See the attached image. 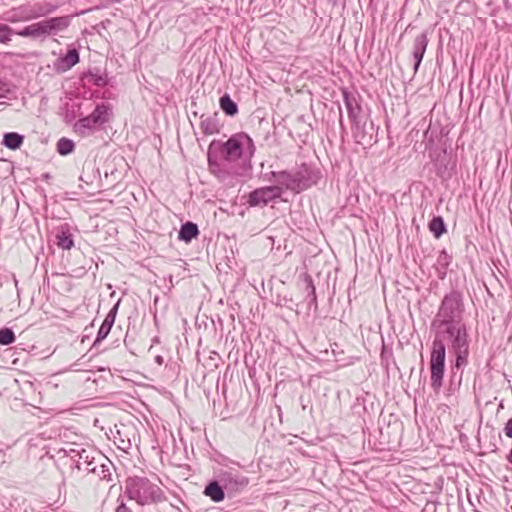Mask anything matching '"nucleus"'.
<instances>
[{
	"instance_id": "obj_1",
	"label": "nucleus",
	"mask_w": 512,
	"mask_h": 512,
	"mask_svg": "<svg viewBox=\"0 0 512 512\" xmlns=\"http://www.w3.org/2000/svg\"><path fill=\"white\" fill-rule=\"evenodd\" d=\"M254 151L252 139L244 133H237L226 142L213 140L207 155L209 169L214 174H220L223 172L222 162L233 163L239 159H250Z\"/></svg>"
},
{
	"instance_id": "obj_2",
	"label": "nucleus",
	"mask_w": 512,
	"mask_h": 512,
	"mask_svg": "<svg viewBox=\"0 0 512 512\" xmlns=\"http://www.w3.org/2000/svg\"><path fill=\"white\" fill-rule=\"evenodd\" d=\"M435 331L434 339L447 343L454 355L453 370H463L468 365L470 354V337L466 324L455 323L432 328Z\"/></svg>"
},
{
	"instance_id": "obj_3",
	"label": "nucleus",
	"mask_w": 512,
	"mask_h": 512,
	"mask_svg": "<svg viewBox=\"0 0 512 512\" xmlns=\"http://www.w3.org/2000/svg\"><path fill=\"white\" fill-rule=\"evenodd\" d=\"M125 494L142 506L165 500L163 490L146 477H129L125 481Z\"/></svg>"
},
{
	"instance_id": "obj_4",
	"label": "nucleus",
	"mask_w": 512,
	"mask_h": 512,
	"mask_svg": "<svg viewBox=\"0 0 512 512\" xmlns=\"http://www.w3.org/2000/svg\"><path fill=\"white\" fill-rule=\"evenodd\" d=\"M464 310L462 293L457 290H452L443 297L437 314L431 323V327L463 323Z\"/></svg>"
},
{
	"instance_id": "obj_5",
	"label": "nucleus",
	"mask_w": 512,
	"mask_h": 512,
	"mask_svg": "<svg viewBox=\"0 0 512 512\" xmlns=\"http://www.w3.org/2000/svg\"><path fill=\"white\" fill-rule=\"evenodd\" d=\"M446 367V346L439 339H433L430 351L429 369L430 385L435 392L443 386Z\"/></svg>"
},
{
	"instance_id": "obj_6",
	"label": "nucleus",
	"mask_w": 512,
	"mask_h": 512,
	"mask_svg": "<svg viewBox=\"0 0 512 512\" xmlns=\"http://www.w3.org/2000/svg\"><path fill=\"white\" fill-rule=\"evenodd\" d=\"M56 10L57 5L51 3L23 4L6 12L4 19L10 23L28 22L45 17Z\"/></svg>"
},
{
	"instance_id": "obj_7",
	"label": "nucleus",
	"mask_w": 512,
	"mask_h": 512,
	"mask_svg": "<svg viewBox=\"0 0 512 512\" xmlns=\"http://www.w3.org/2000/svg\"><path fill=\"white\" fill-rule=\"evenodd\" d=\"M220 482L228 494L242 491L249 483L246 476L236 470H226L219 474Z\"/></svg>"
},
{
	"instance_id": "obj_8",
	"label": "nucleus",
	"mask_w": 512,
	"mask_h": 512,
	"mask_svg": "<svg viewBox=\"0 0 512 512\" xmlns=\"http://www.w3.org/2000/svg\"><path fill=\"white\" fill-rule=\"evenodd\" d=\"M282 192V187L278 185L258 188L249 194L248 203L250 204V206H265L269 202L277 198H280Z\"/></svg>"
},
{
	"instance_id": "obj_9",
	"label": "nucleus",
	"mask_w": 512,
	"mask_h": 512,
	"mask_svg": "<svg viewBox=\"0 0 512 512\" xmlns=\"http://www.w3.org/2000/svg\"><path fill=\"white\" fill-rule=\"evenodd\" d=\"M294 172L297 183L300 186V191H304L316 184L319 179V171L307 164L300 165Z\"/></svg>"
},
{
	"instance_id": "obj_10",
	"label": "nucleus",
	"mask_w": 512,
	"mask_h": 512,
	"mask_svg": "<svg viewBox=\"0 0 512 512\" xmlns=\"http://www.w3.org/2000/svg\"><path fill=\"white\" fill-rule=\"evenodd\" d=\"M343 100H344V104H345V107H346V110L348 113V117L352 121L353 125H355L356 127L359 128L360 124H361V118H362L361 117L362 108L358 102L357 97L354 94L344 90L343 91Z\"/></svg>"
},
{
	"instance_id": "obj_11",
	"label": "nucleus",
	"mask_w": 512,
	"mask_h": 512,
	"mask_svg": "<svg viewBox=\"0 0 512 512\" xmlns=\"http://www.w3.org/2000/svg\"><path fill=\"white\" fill-rule=\"evenodd\" d=\"M16 34L21 37L41 40L49 37V33L44 20L24 27L23 29L16 32Z\"/></svg>"
},
{
	"instance_id": "obj_12",
	"label": "nucleus",
	"mask_w": 512,
	"mask_h": 512,
	"mask_svg": "<svg viewBox=\"0 0 512 512\" xmlns=\"http://www.w3.org/2000/svg\"><path fill=\"white\" fill-rule=\"evenodd\" d=\"M79 62V52L73 48L68 50V52L59 57L53 64V70L57 73H64L70 70L73 66H75Z\"/></svg>"
},
{
	"instance_id": "obj_13",
	"label": "nucleus",
	"mask_w": 512,
	"mask_h": 512,
	"mask_svg": "<svg viewBox=\"0 0 512 512\" xmlns=\"http://www.w3.org/2000/svg\"><path fill=\"white\" fill-rule=\"evenodd\" d=\"M276 182L278 183V186L282 187L284 186L287 190H291L293 192L299 193L300 186L299 183H297L295 172L293 171H279V172H273L272 173Z\"/></svg>"
},
{
	"instance_id": "obj_14",
	"label": "nucleus",
	"mask_w": 512,
	"mask_h": 512,
	"mask_svg": "<svg viewBox=\"0 0 512 512\" xmlns=\"http://www.w3.org/2000/svg\"><path fill=\"white\" fill-rule=\"evenodd\" d=\"M72 16H59L45 19V24L49 33V36L57 35L65 31L71 23Z\"/></svg>"
},
{
	"instance_id": "obj_15",
	"label": "nucleus",
	"mask_w": 512,
	"mask_h": 512,
	"mask_svg": "<svg viewBox=\"0 0 512 512\" xmlns=\"http://www.w3.org/2000/svg\"><path fill=\"white\" fill-rule=\"evenodd\" d=\"M428 45L427 33L419 34L413 43V58L415 60L414 71L416 72L422 62L426 48Z\"/></svg>"
},
{
	"instance_id": "obj_16",
	"label": "nucleus",
	"mask_w": 512,
	"mask_h": 512,
	"mask_svg": "<svg viewBox=\"0 0 512 512\" xmlns=\"http://www.w3.org/2000/svg\"><path fill=\"white\" fill-rule=\"evenodd\" d=\"M225 488L220 482V478L217 481L210 482L204 490V494L208 496L214 502H221L224 497Z\"/></svg>"
},
{
	"instance_id": "obj_17",
	"label": "nucleus",
	"mask_w": 512,
	"mask_h": 512,
	"mask_svg": "<svg viewBox=\"0 0 512 512\" xmlns=\"http://www.w3.org/2000/svg\"><path fill=\"white\" fill-rule=\"evenodd\" d=\"M199 235V229L197 224L188 221L181 225L179 233H178V239L181 241H184L186 243H189L192 241V239L196 238Z\"/></svg>"
},
{
	"instance_id": "obj_18",
	"label": "nucleus",
	"mask_w": 512,
	"mask_h": 512,
	"mask_svg": "<svg viewBox=\"0 0 512 512\" xmlns=\"http://www.w3.org/2000/svg\"><path fill=\"white\" fill-rule=\"evenodd\" d=\"M110 106L106 103L98 104L90 114L97 125H102L109 121Z\"/></svg>"
},
{
	"instance_id": "obj_19",
	"label": "nucleus",
	"mask_w": 512,
	"mask_h": 512,
	"mask_svg": "<svg viewBox=\"0 0 512 512\" xmlns=\"http://www.w3.org/2000/svg\"><path fill=\"white\" fill-rule=\"evenodd\" d=\"M96 126L97 123L93 120V118L90 115H88L86 117L79 119L74 124V130L78 134L87 135L90 132H92Z\"/></svg>"
},
{
	"instance_id": "obj_20",
	"label": "nucleus",
	"mask_w": 512,
	"mask_h": 512,
	"mask_svg": "<svg viewBox=\"0 0 512 512\" xmlns=\"http://www.w3.org/2000/svg\"><path fill=\"white\" fill-rule=\"evenodd\" d=\"M200 129L205 135H213L219 132V126L216 116H201Z\"/></svg>"
},
{
	"instance_id": "obj_21",
	"label": "nucleus",
	"mask_w": 512,
	"mask_h": 512,
	"mask_svg": "<svg viewBox=\"0 0 512 512\" xmlns=\"http://www.w3.org/2000/svg\"><path fill=\"white\" fill-rule=\"evenodd\" d=\"M78 460L76 464V468L78 470H86L88 472V468H91V464L95 463V457L91 456V452L85 449H81L77 452Z\"/></svg>"
},
{
	"instance_id": "obj_22",
	"label": "nucleus",
	"mask_w": 512,
	"mask_h": 512,
	"mask_svg": "<svg viewBox=\"0 0 512 512\" xmlns=\"http://www.w3.org/2000/svg\"><path fill=\"white\" fill-rule=\"evenodd\" d=\"M219 105L222 111L227 116H235L238 113L237 104L231 99V97L228 94H225L220 97Z\"/></svg>"
},
{
	"instance_id": "obj_23",
	"label": "nucleus",
	"mask_w": 512,
	"mask_h": 512,
	"mask_svg": "<svg viewBox=\"0 0 512 512\" xmlns=\"http://www.w3.org/2000/svg\"><path fill=\"white\" fill-rule=\"evenodd\" d=\"M354 137L360 144L370 143L373 139L372 132L366 129V122L362 118L359 128L354 125Z\"/></svg>"
},
{
	"instance_id": "obj_24",
	"label": "nucleus",
	"mask_w": 512,
	"mask_h": 512,
	"mask_svg": "<svg viewBox=\"0 0 512 512\" xmlns=\"http://www.w3.org/2000/svg\"><path fill=\"white\" fill-rule=\"evenodd\" d=\"M56 244L59 248H62L63 250H69L73 247L74 241L68 229H62L60 232L56 234Z\"/></svg>"
},
{
	"instance_id": "obj_25",
	"label": "nucleus",
	"mask_w": 512,
	"mask_h": 512,
	"mask_svg": "<svg viewBox=\"0 0 512 512\" xmlns=\"http://www.w3.org/2000/svg\"><path fill=\"white\" fill-rule=\"evenodd\" d=\"M111 466L112 464L108 461V463H100L97 467L88 468V473H93L99 477L100 480H111Z\"/></svg>"
},
{
	"instance_id": "obj_26",
	"label": "nucleus",
	"mask_w": 512,
	"mask_h": 512,
	"mask_svg": "<svg viewBox=\"0 0 512 512\" xmlns=\"http://www.w3.org/2000/svg\"><path fill=\"white\" fill-rule=\"evenodd\" d=\"M24 137L16 132H9L4 134L3 144L12 150L20 148L23 144Z\"/></svg>"
},
{
	"instance_id": "obj_27",
	"label": "nucleus",
	"mask_w": 512,
	"mask_h": 512,
	"mask_svg": "<svg viewBox=\"0 0 512 512\" xmlns=\"http://www.w3.org/2000/svg\"><path fill=\"white\" fill-rule=\"evenodd\" d=\"M429 230L435 238L439 239L447 230L444 220L441 216L433 217L429 222Z\"/></svg>"
},
{
	"instance_id": "obj_28",
	"label": "nucleus",
	"mask_w": 512,
	"mask_h": 512,
	"mask_svg": "<svg viewBox=\"0 0 512 512\" xmlns=\"http://www.w3.org/2000/svg\"><path fill=\"white\" fill-rule=\"evenodd\" d=\"M304 283L305 290L307 292L306 299L308 301V306L311 307L313 305L315 308H317V297L312 278L310 276H306Z\"/></svg>"
},
{
	"instance_id": "obj_29",
	"label": "nucleus",
	"mask_w": 512,
	"mask_h": 512,
	"mask_svg": "<svg viewBox=\"0 0 512 512\" xmlns=\"http://www.w3.org/2000/svg\"><path fill=\"white\" fill-rule=\"evenodd\" d=\"M75 147L74 142L71 139L68 138H61L57 142V152L60 155L66 156L73 152Z\"/></svg>"
},
{
	"instance_id": "obj_30",
	"label": "nucleus",
	"mask_w": 512,
	"mask_h": 512,
	"mask_svg": "<svg viewBox=\"0 0 512 512\" xmlns=\"http://www.w3.org/2000/svg\"><path fill=\"white\" fill-rule=\"evenodd\" d=\"M16 340L15 334L10 328L0 329V345L6 346L14 343Z\"/></svg>"
},
{
	"instance_id": "obj_31",
	"label": "nucleus",
	"mask_w": 512,
	"mask_h": 512,
	"mask_svg": "<svg viewBox=\"0 0 512 512\" xmlns=\"http://www.w3.org/2000/svg\"><path fill=\"white\" fill-rule=\"evenodd\" d=\"M13 29L7 24H0V43L7 44L11 41Z\"/></svg>"
},
{
	"instance_id": "obj_32",
	"label": "nucleus",
	"mask_w": 512,
	"mask_h": 512,
	"mask_svg": "<svg viewBox=\"0 0 512 512\" xmlns=\"http://www.w3.org/2000/svg\"><path fill=\"white\" fill-rule=\"evenodd\" d=\"M119 303L120 301H118L113 307L112 309L109 311V313L106 315L104 321L102 324H104L106 327H108L109 329L112 328L114 322H115V318H116V315H117V311H118V307H119Z\"/></svg>"
},
{
	"instance_id": "obj_33",
	"label": "nucleus",
	"mask_w": 512,
	"mask_h": 512,
	"mask_svg": "<svg viewBox=\"0 0 512 512\" xmlns=\"http://www.w3.org/2000/svg\"><path fill=\"white\" fill-rule=\"evenodd\" d=\"M119 303L120 301H118L113 307L112 309L109 311V313L106 315L104 321L102 324H104L106 327H108L109 329L112 328L114 322H115V318H116V315H117V311H118V307H119Z\"/></svg>"
},
{
	"instance_id": "obj_34",
	"label": "nucleus",
	"mask_w": 512,
	"mask_h": 512,
	"mask_svg": "<svg viewBox=\"0 0 512 512\" xmlns=\"http://www.w3.org/2000/svg\"><path fill=\"white\" fill-rule=\"evenodd\" d=\"M451 256L445 251L442 250L437 258V264L443 268H447L450 264Z\"/></svg>"
},
{
	"instance_id": "obj_35",
	"label": "nucleus",
	"mask_w": 512,
	"mask_h": 512,
	"mask_svg": "<svg viewBox=\"0 0 512 512\" xmlns=\"http://www.w3.org/2000/svg\"><path fill=\"white\" fill-rule=\"evenodd\" d=\"M111 329H109L108 327H106L104 324H102L98 330V333H97V336H96V339L94 341V346L97 345L98 343H100L101 341H103L107 336L108 334L110 333Z\"/></svg>"
},
{
	"instance_id": "obj_36",
	"label": "nucleus",
	"mask_w": 512,
	"mask_h": 512,
	"mask_svg": "<svg viewBox=\"0 0 512 512\" xmlns=\"http://www.w3.org/2000/svg\"><path fill=\"white\" fill-rule=\"evenodd\" d=\"M504 433L507 437L512 438V417L505 424Z\"/></svg>"
},
{
	"instance_id": "obj_37",
	"label": "nucleus",
	"mask_w": 512,
	"mask_h": 512,
	"mask_svg": "<svg viewBox=\"0 0 512 512\" xmlns=\"http://www.w3.org/2000/svg\"><path fill=\"white\" fill-rule=\"evenodd\" d=\"M94 84L97 86H104L106 85V80L103 76H95L94 78Z\"/></svg>"
},
{
	"instance_id": "obj_38",
	"label": "nucleus",
	"mask_w": 512,
	"mask_h": 512,
	"mask_svg": "<svg viewBox=\"0 0 512 512\" xmlns=\"http://www.w3.org/2000/svg\"><path fill=\"white\" fill-rule=\"evenodd\" d=\"M8 92L6 84L0 79V98L4 97Z\"/></svg>"
},
{
	"instance_id": "obj_39",
	"label": "nucleus",
	"mask_w": 512,
	"mask_h": 512,
	"mask_svg": "<svg viewBox=\"0 0 512 512\" xmlns=\"http://www.w3.org/2000/svg\"><path fill=\"white\" fill-rule=\"evenodd\" d=\"M116 512H132L130 508H128L124 503H121L117 509Z\"/></svg>"
},
{
	"instance_id": "obj_40",
	"label": "nucleus",
	"mask_w": 512,
	"mask_h": 512,
	"mask_svg": "<svg viewBox=\"0 0 512 512\" xmlns=\"http://www.w3.org/2000/svg\"><path fill=\"white\" fill-rule=\"evenodd\" d=\"M506 459L510 464H512V447H511V450H510L509 454L507 455Z\"/></svg>"
},
{
	"instance_id": "obj_41",
	"label": "nucleus",
	"mask_w": 512,
	"mask_h": 512,
	"mask_svg": "<svg viewBox=\"0 0 512 512\" xmlns=\"http://www.w3.org/2000/svg\"><path fill=\"white\" fill-rule=\"evenodd\" d=\"M156 361L161 364L162 363V357L161 356H157L156 357Z\"/></svg>"
},
{
	"instance_id": "obj_42",
	"label": "nucleus",
	"mask_w": 512,
	"mask_h": 512,
	"mask_svg": "<svg viewBox=\"0 0 512 512\" xmlns=\"http://www.w3.org/2000/svg\"><path fill=\"white\" fill-rule=\"evenodd\" d=\"M100 463L97 462V460L95 459V463L94 464H91L90 467H97Z\"/></svg>"
},
{
	"instance_id": "obj_43",
	"label": "nucleus",
	"mask_w": 512,
	"mask_h": 512,
	"mask_svg": "<svg viewBox=\"0 0 512 512\" xmlns=\"http://www.w3.org/2000/svg\"><path fill=\"white\" fill-rule=\"evenodd\" d=\"M373 129H374V128H373V124L371 123V125H370V130H371V131H373Z\"/></svg>"
}]
</instances>
